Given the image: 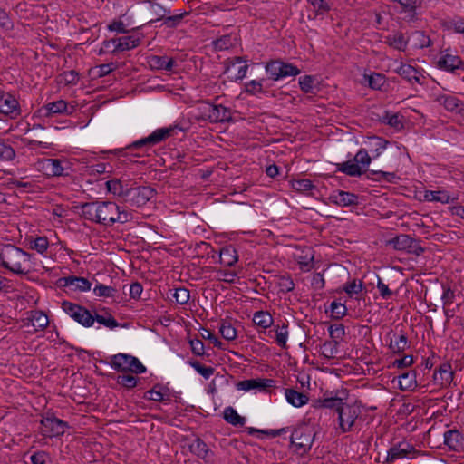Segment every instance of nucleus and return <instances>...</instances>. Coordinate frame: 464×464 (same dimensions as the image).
<instances>
[{"instance_id":"c03bdc74","label":"nucleus","mask_w":464,"mask_h":464,"mask_svg":"<svg viewBox=\"0 0 464 464\" xmlns=\"http://www.w3.org/2000/svg\"><path fill=\"white\" fill-rule=\"evenodd\" d=\"M293 189L301 193H306L313 190L315 187L308 179H293L291 181Z\"/></svg>"},{"instance_id":"4c0bfd02","label":"nucleus","mask_w":464,"mask_h":464,"mask_svg":"<svg viewBox=\"0 0 464 464\" xmlns=\"http://www.w3.org/2000/svg\"><path fill=\"white\" fill-rule=\"evenodd\" d=\"M92 318H94V321H97L100 324H102L103 326L109 329H114L120 325V324L111 315V314H110L107 311H105L102 314H95L94 315H92Z\"/></svg>"},{"instance_id":"dca6fc26","label":"nucleus","mask_w":464,"mask_h":464,"mask_svg":"<svg viewBox=\"0 0 464 464\" xmlns=\"http://www.w3.org/2000/svg\"><path fill=\"white\" fill-rule=\"evenodd\" d=\"M454 378V371L450 362L441 363L433 373V382L437 386L449 387Z\"/></svg>"},{"instance_id":"ddd939ff","label":"nucleus","mask_w":464,"mask_h":464,"mask_svg":"<svg viewBox=\"0 0 464 464\" xmlns=\"http://www.w3.org/2000/svg\"><path fill=\"white\" fill-rule=\"evenodd\" d=\"M156 194V190L150 186H140L131 188H126L125 196H127L130 201L137 206H144L150 201Z\"/></svg>"},{"instance_id":"603ef678","label":"nucleus","mask_w":464,"mask_h":464,"mask_svg":"<svg viewBox=\"0 0 464 464\" xmlns=\"http://www.w3.org/2000/svg\"><path fill=\"white\" fill-rule=\"evenodd\" d=\"M163 386L156 384L152 389L145 393L144 398L154 401H162L165 400V394L162 392Z\"/></svg>"},{"instance_id":"b1692460","label":"nucleus","mask_w":464,"mask_h":464,"mask_svg":"<svg viewBox=\"0 0 464 464\" xmlns=\"http://www.w3.org/2000/svg\"><path fill=\"white\" fill-rule=\"evenodd\" d=\"M148 63L152 70L172 71L175 61L167 56L150 55L148 57Z\"/></svg>"},{"instance_id":"6e6552de","label":"nucleus","mask_w":464,"mask_h":464,"mask_svg":"<svg viewBox=\"0 0 464 464\" xmlns=\"http://www.w3.org/2000/svg\"><path fill=\"white\" fill-rule=\"evenodd\" d=\"M203 104V116L211 123L232 121V111L229 108L221 104H213L208 102H205Z\"/></svg>"},{"instance_id":"7c9ffc66","label":"nucleus","mask_w":464,"mask_h":464,"mask_svg":"<svg viewBox=\"0 0 464 464\" xmlns=\"http://www.w3.org/2000/svg\"><path fill=\"white\" fill-rule=\"evenodd\" d=\"M252 321L256 326L261 328L262 332H265L273 325L274 319L267 311H257L253 314Z\"/></svg>"},{"instance_id":"1a4fd4ad","label":"nucleus","mask_w":464,"mask_h":464,"mask_svg":"<svg viewBox=\"0 0 464 464\" xmlns=\"http://www.w3.org/2000/svg\"><path fill=\"white\" fill-rule=\"evenodd\" d=\"M0 113L12 120L21 115L22 110L20 103L18 99L12 92L0 90Z\"/></svg>"},{"instance_id":"0eeeda50","label":"nucleus","mask_w":464,"mask_h":464,"mask_svg":"<svg viewBox=\"0 0 464 464\" xmlns=\"http://www.w3.org/2000/svg\"><path fill=\"white\" fill-rule=\"evenodd\" d=\"M63 310L74 321L84 327H91L94 324V318L89 310L85 307L70 301L62 303Z\"/></svg>"},{"instance_id":"393cba45","label":"nucleus","mask_w":464,"mask_h":464,"mask_svg":"<svg viewBox=\"0 0 464 464\" xmlns=\"http://www.w3.org/2000/svg\"><path fill=\"white\" fill-rule=\"evenodd\" d=\"M397 73L411 83L421 84V73L410 64H401L396 70Z\"/></svg>"},{"instance_id":"bb28decb","label":"nucleus","mask_w":464,"mask_h":464,"mask_svg":"<svg viewBox=\"0 0 464 464\" xmlns=\"http://www.w3.org/2000/svg\"><path fill=\"white\" fill-rule=\"evenodd\" d=\"M237 260L238 255L233 246H226L219 250V261L224 266H233Z\"/></svg>"},{"instance_id":"a211bd4d","label":"nucleus","mask_w":464,"mask_h":464,"mask_svg":"<svg viewBox=\"0 0 464 464\" xmlns=\"http://www.w3.org/2000/svg\"><path fill=\"white\" fill-rule=\"evenodd\" d=\"M75 110L73 105L69 106L64 100H59L44 105L41 111H44V116L50 117L54 114H72Z\"/></svg>"},{"instance_id":"864d4df0","label":"nucleus","mask_w":464,"mask_h":464,"mask_svg":"<svg viewBox=\"0 0 464 464\" xmlns=\"http://www.w3.org/2000/svg\"><path fill=\"white\" fill-rule=\"evenodd\" d=\"M288 430H289V428H287V427L277 429V430H258V429L250 427V428H247V432L250 435H253L256 433H260V434H265L271 438H276L283 433L287 432Z\"/></svg>"},{"instance_id":"13d9d810","label":"nucleus","mask_w":464,"mask_h":464,"mask_svg":"<svg viewBox=\"0 0 464 464\" xmlns=\"http://www.w3.org/2000/svg\"><path fill=\"white\" fill-rule=\"evenodd\" d=\"M330 311L334 319H341L346 314L347 308L344 304L334 301L330 304Z\"/></svg>"},{"instance_id":"4be33fe9","label":"nucleus","mask_w":464,"mask_h":464,"mask_svg":"<svg viewBox=\"0 0 464 464\" xmlns=\"http://www.w3.org/2000/svg\"><path fill=\"white\" fill-rule=\"evenodd\" d=\"M437 101L449 111L461 112L464 110V103L456 96L443 94L440 95Z\"/></svg>"},{"instance_id":"412c9836","label":"nucleus","mask_w":464,"mask_h":464,"mask_svg":"<svg viewBox=\"0 0 464 464\" xmlns=\"http://www.w3.org/2000/svg\"><path fill=\"white\" fill-rule=\"evenodd\" d=\"M329 199L332 203L341 207H349L358 204L357 195L343 190L334 192L330 195Z\"/></svg>"},{"instance_id":"0e129e2a","label":"nucleus","mask_w":464,"mask_h":464,"mask_svg":"<svg viewBox=\"0 0 464 464\" xmlns=\"http://www.w3.org/2000/svg\"><path fill=\"white\" fill-rule=\"evenodd\" d=\"M173 298L179 304H186L190 298L189 291L185 287H178L175 289Z\"/></svg>"},{"instance_id":"3c124183","label":"nucleus","mask_w":464,"mask_h":464,"mask_svg":"<svg viewBox=\"0 0 464 464\" xmlns=\"http://www.w3.org/2000/svg\"><path fill=\"white\" fill-rule=\"evenodd\" d=\"M314 9L316 16L324 15L331 10V5L325 0H306Z\"/></svg>"},{"instance_id":"39448f33","label":"nucleus","mask_w":464,"mask_h":464,"mask_svg":"<svg viewBox=\"0 0 464 464\" xmlns=\"http://www.w3.org/2000/svg\"><path fill=\"white\" fill-rule=\"evenodd\" d=\"M314 432L307 425H300L295 428L290 436V443L295 453L304 456L310 450L314 440Z\"/></svg>"},{"instance_id":"37998d69","label":"nucleus","mask_w":464,"mask_h":464,"mask_svg":"<svg viewBox=\"0 0 464 464\" xmlns=\"http://www.w3.org/2000/svg\"><path fill=\"white\" fill-rule=\"evenodd\" d=\"M322 354L327 359L335 358L339 353V343L326 341L321 346Z\"/></svg>"},{"instance_id":"2eb2a0df","label":"nucleus","mask_w":464,"mask_h":464,"mask_svg":"<svg viewBox=\"0 0 464 464\" xmlns=\"http://www.w3.org/2000/svg\"><path fill=\"white\" fill-rule=\"evenodd\" d=\"M236 387L238 391L243 392H249L251 390L266 391L276 387V381L266 378L247 379L238 382Z\"/></svg>"},{"instance_id":"5fc2aeb1","label":"nucleus","mask_w":464,"mask_h":464,"mask_svg":"<svg viewBox=\"0 0 464 464\" xmlns=\"http://www.w3.org/2000/svg\"><path fill=\"white\" fill-rule=\"evenodd\" d=\"M93 293L95 295L100 297H113L115 296L117 290L112 286L97 284L93 288Z\"/></svg>"},{"instance_id":"ea45409f","label":"nucleus","mask_w":464,"mask_h":464,"mask_svg":"<svg viewBox=\"0 0 464 464\" xmlns=\"http://www.w3.org/2000/svg\"><path fill=\"white\" fill-rule=\"evenodd\" d=\"M148 3L150 4L151 12L155 16V19L150 20L149 23H154L156 21L165 19L166 15L170 14L171 13L169 9H166L155 0H149Z\"/></svg>"},{"instance_id":"20e7f679","label":"nucleus","mask_w":464,"mask_h":464,"mask_svg":"<svg viewBox=\"0 0 464 464\" xmlns=\"http://www.w3.org/2000/svg\"><path fill=\"white\" fill-rule=\"evenodd\" d=\"M372 162V157L365 149H361L355 154L353 160L337 163L336 170L350 177H360L366 173L367 168Z\"/></svg>"},{"instance_id":"bf43d9fd","label":"nucleus","mask_w":464,"mask_h":464,"mask_svg":"<svg viewBox=\"0 0 464 464\" xmlns=\"http://www.w3.org/2000/svg\"><path fill=\"white\" fill-rule=\"evenodd\" d=\"M363 285L361 281L359 283L356 280H353L351 282L346 283L343 286V290L349 295L353 296V295H357L362 291Z\"/></svg>"},{"instance_id":"8fccbe9b","label":"nucleus","mask_w":464,"mask_h":464,"mask_svg":"<svg viewBox=\"0 0 464 464\" xmlns=\"http://www.w3.org/2000/svg\"><path fill=\"white\" fill-rule=\"evenodd\" d=\"M412 41L414 42V47L416 48H425L429 47L431 44V41L428 35L425 34L422 31H416L411 35Z\"/></svg>"},{"instance_id":"c9c22d12","label":"nucleus","mask_w":464,"mask_h":464,"mask_svg":"<svg viewBox=\"0 0 464 464\" xmlns=\"http://www.w3.org/2000/svg\"><path fill=\"white\" fill-rule=\"evenodd\" d=\"M367 179L381 182L396 183L399 177L394 172H386L382 170H371L367 174Z\"/></svg>"},{"instance_id":"423d86ee","label":"nucleus","mask_w":464,"mask_h":464,"mask_svg":"<svg viewBox=\"0 0 464 464\" xmlns=\"http://www.w3.org/2000/svg\"><path fill=\"white\" fill-rule=\"evenodd\" d=\"M111 366L117 372L140 374L146 372V367L140 360L127 353H118L111 357Z\"/></svg>"},{"instance_id":"69168bd1","label":"nucleus","mask_w":464,"mask_h":464,"mask_svg":"<svg viewBox=\"0 0 464 464\" xmlns=\"http://www.w3.org/2000/svg\"><path fill=\"white\" fill-rule=\"evenodd\" d=\"M49 247V242L45 237H38L33 242H31V248L34 249L40 254H44Z\"/></svg>"},{"instance_id":"774afa93","label":"nucleus","mask_w":464,"mask_h":464,"mask_svg":"<svg viewBox=\"0 0 464 464\" xmlns=\"http://www.w3.org/2000/svg\"><path fill=\"white\" fill-rule=\"evenodd\" d=\"M117 382L127 389H131L136 387L138 379L130 374H122L118 376Z\"/></svg>"},{"instance_id":"49530a36","label":"nucleus","mask_w":464,"mask_h":464,"mask_svg":"<svg viewBox=\"0 0 464 464\" xmlns=\"http://www.w3.org/2000/svg\"><path fill=\"white\" fill-rule=\"evenodd\" d=\"M318 404L321 408L334 409L338 413L341 406H343L344 402L338 397H328L318 401Z\"/></svg>"},{"instance_id":"cd10ccee","label":"nucleus","mask_w":464,"mask_h":464,"mask_svg":"<svg viewBox=\"0 0 464 464\" xmlns=\"http://www.w3.org/2000/svg\"><path fill=\"white\" fill-rule=\"evenodd\" d=\"M383 43L395 50L405 51L408 44V39L401 32H396L392 34L386 35Z\"/></svg>"},{"instance_id":"de8ad7c7","label":"nucleus","mask_w":464,"mask_h":464,"mask_svg":"<svg viewBox=\"0 0 464 464\" xmlns=\"http://www.w3.org/2000/svg\"><path fill=\"white\" fill-rule=\"evenodd\" d=\"M368 81V85L372 90H381L385 83V76L382 73L372 72L370 75H364Z\"/></svg>"},{"instance_id":"58836bf2","label":"nucleus","mask_w":464,"mask_h":464,"mask_svg":"<svg viewBox=\"0 0 464 464\" xmlns=\"http://www.w3.org/2000/svg\"><path fill=\"white\" fill-rule=\"evenodd\" d=\"M274 331L276 334V343L281 348H286V342L288 339V325L283 323L281 325L276 324L274 326Z\"/></svg>"},{"instance_id":"09e8293b","label":"nucleus","mask_w":464,"mask_h":464,"mask_svg":"<svg viewBox=\"0 0 464 464\" xmlns=\"http://www.w3.org/2000/svg\"><path fill=\"white\" fill-rule=\"evenodd\" d=\"M266 73L269 75V78L274 81L279 80V74H281V61L275 60L268 62L265 66Z\"/></svg>"},{"instance_id":"4d7b16f0","label":"nucleus","mask_w":464,"mask_h":464,"mask_svg":"<svg viewBox=\"0 0 464 464\" xmlns=\"http://www.w3.org/2000/svg\"><path fill=\"white\" fill-rule=\"evenodd\" d=\"M277 285L279 291L283 293H289L294 290L295 283L290 276H282L278 277Z\"/></svg>"},{"instance_id":"2f4dec72","label":"nucleus","mask_w":464,"mask_h":464,"mask_svg":"<svg viewBox=\"0 0 464 464\" xmlns=\"http://www.w3.org/2000/svg\"><path fill=\"white\" fill-rule=\"evenodd\" d=\"M188 449L190 452L197 457L204 460L208 459L209 449L208 446L200 438H196L193 440V441L189 444Z\"/></svg>"},{"instance_id":"9b49d317","label":"nucleus","mask_w":464,"mask_h":464,"mask_svg":"<svg viewBox=\"0 0 464 464\" xmlns=\"http://www.w3.org/2000/svg\"><path fill=\"white\" fill-rule=\"evenodd\" d=\"M361 409L355 404L344 403L338 412L339 426L343 432L352 430L356 419L361 414Z\"/></svg>"},{"instance_id":"a19ab883","label":"nucleus","mask_w":464,"mask_h":464,"mask_svg":"<svg viewBox=\"0 0 464 464\" xmlns=\"http://www.w3.org/2000/svg\"><path fill=\"white\" fill-rule=\"evenodd\" d=\"M219 333L227 341H233L237 338V330L232 325L231 322L227 320H222L220 322Z\"/></svg>"},{"instance_id":"a878e982","label":"nucleus","mask_w":464,"mask_h":464,"mask_svg":"<svg viewBox=\"0 0 464 464\" xmlns=\"http://www.w3.org/2000/svg\"><path fill=\"white\" fill-rule=\"evenodd\" d=\"M424 199L429 202H440L442 204H448L458 200V197H452L446 190H426L424 192Z\"/></svg>"},{"instance_id":"052dcab7","label":"nucleus","mask_w":464,"mask_h":464,"mask_svg":"<svg viewBox=\"0 0 464 464\" xmlns=\"http://www.w3.org/2000/svg\"><path fill=\"white\" fill-rule=\"evenodd\" d=\"M106 188L110 193L117 196L125 195L126 189H124L121 181L118 179H111L106 182Z\"/></svg>"},{"instance_id":"338daca9","label":"nucleus","mask_w":464,"mask_h":464,"mask_svg":"<svg viewBox=\"0 0 464 464\" xmlns=\"http://www.w3.org/2000/svg\"><path fill=\"white\" fill-rule=\"evenodd\" d=\"M345 330L344 326L342 324H332L329 327V334L330 337L333 339L332 342H338L343 339L344 336Z\"/></svg>"},{"instance_id":"a18cd8bd","label":"nucleus","mask_w":464,"mask_h":464,"mask_svg":"<svg viewBox=\"0 0 464 464\" xmlns=\"http://www.w3.org/2000/svg\"><path fill=\"white\" fill-rule=\"evenodd\" d=\"M264 79L261 80H251L245 84V92L251 95H257L265 93L266 91L263 86Z\"/></svg>"},{"instance_id":"c756f323","label":"nucleus","mask_w":464,"mask_h":464,"mask_svg":"<svg viewBox=\"0 0 464 464\" xmlns=\"http://www.w3.org/2000/svg\"><path fill=\"white\" fill-rule=\"evenodd\" d=\"M28 320L31 322L35 331L44 330L49 324L48 316L39 310L31 311Z\"/></svg>"},{"instance_id":"5701e85b","label":"nucleus","mask_w":464,"mask_h":464,"mask_svg":"<svg viewBox=\"0 0 464 464\" xmlns=\"http://www.w3.org/2000/svg\"><path fill=\"white\" fill-rule=\"evenodd\" d=\"M438 65L440 69L454 72L457 69H464V63L458 55L445 54L440 58Z\"/></svg>"},{"instance_id":"c85d7f7f","label":"nucleus","mask_w":464,"mask_h":464,"mask_svg":"<svg viewBox=\"0 0 464 464\" xmlns=\"http://www.w3.org/2000/svg\"><path fill=\"white\" fill-rule=\"evenodd\" d=\"M285 395L287 402L297 408L305 405L309 401L308 395L295 389H285Z\"/></svg>"},{"instance_id":"aec40b11","label":"nucleus","mask_w":464,"mask_h":464,"mask_svg":"<svg viewBox=\"0 0 464 464\" xmlns=\"http://www.w3.org/2000/svg\"><path fill=\"white\" fill-rule=\"evenodd\" d=\"M444 443L451 450L459 452L464 449V435L458 430H449L443 435Z\"/></svg>"},{"instance_id":"f8f14e48","label":"nucleus","mask_w":464,"mask_h":464,"mask_svg":"<svg viewBox=\"0 0 464 464\" xmlns=\"http://www.w3.org/2000/svg\"><path fill=\"white\" fill-rule=\"evenodd\" d=\"M43 426L42 434L45 437H59L63 435L65 428L68 426L66 422L56 418L53 414H46L41 420Z\"/></svg>"},{"instance_id":"f3484780","label":"nucleus","mask_w":464,"mask_h":464,"mask_svg":"<svg viewBox=\"0 0 464 464\" xmlns=\"http://www.w3.org/2000/svg\"><path fill=\"white\" fill-rule=\"evenodd\" d=\"M415 452L414 447L407 441H401L388 450L386 461L393 462L399 459L410 458Z\"/></svg>"},{"instance_id":"72a5a7b5","label":"nucleus","mask_w":464,"mask_h":464,"mask_svg":"<svg viewBox=\"0 0 464 464\" xmlns=\"http://www.w3.org/2000/svg\"><path fill=\"white\" fill-rule=\"evenodd\" d=\"M223 417L227 423L236 427H243L246 423V418L240 416L231 406L227 407L224 410Z\"/></svg>"},{"instance_id":"7ed1b4c3","label":"nucleus","mask_w":464,"mask_h":464,"mask_svg":"<svg viewBox=\"0 0 464 464\" xmlns=\"http://www.w3.org/2000/svg\"><path fill=\"white\" fill-rule=\"evenodd\" d=\"M0 265L14 274L27 275L32 268L31 256L14 245H2L0 246Z\"/></svg>"},{"instance_id":"473e14b6","label":"nucleus","mask_w":464,"mask_h":464,"mask_svg":"<svg viewBox=\"0 0 464 464\" xmlns=\"http://www.w3.org/2000/svg\"><path fill=\"white\" fill-rule=\"evenodd\" d=\"M417 387L415 372L410 371L399 376V388L401 391H412Z\"/></svg>"},{"instance_id":"79ce46f5","label":"nucleus","mask_w":464,"mask_h":464,"mask_svg":"<svg viewBox=\"0 0 464 464\" xmlns=\"http://www.w3.org/2000/svg\"><path fill=\"white\" fill-rule=\"evenodd\" d=\"M388 143L389 142L382 138H380V137L372 138L370 140V144H371L370 150L372 154V158L375 159V158L379 157L382 153V151L386 149Z\"/></svg>"},{"instance_id":"f257e3e1","label":"nucleus","mask_w":464,"mask_h":464,"mask_svg":"<svg viewBox=\"0 0 464 464\" xmlns=\"http://www.w3.org/2000/svg\"><path fill=\"white\" fill-rule=\"evenodd\" d=\"M80 216L95 224L111 227L115 223H127L131 215L112 201L95 200L77 207Z\"/></svg>"},{"instance_id":"9d476101","label":"nucleus","mask_w":464,"mask_h":464,"mask_svg":"<svg viewBox=\"0 0 464 464\" xmlns=\"http://www.w3.org/2000/svg\"><path fill=\"white\" fill-rule=\"evenodd\" d=\"M140 43L141 36L132 34L106 40L102 43V45L106 49H110V45H113V49H111V52L116 53L134 49L139 46Z\"/></svg>"},{"instance_id":"e433bc0d","label":"nucleus","mask_w":464,"mask_h":464,"mask_svg":"<svg viewBox=\"0 0 464 464\" xmlns=\"http://www.w3.org/2000/svg\"><path fill=\"white\" fill-rule=\"evenodd\" d=\"M389 347L391 351L394 353H401L404 352L409 347L408 338L406 334H401L398 336H395V339H391Z\"/></svg>"},{"instance_id":"4468645a","label":"nucleus","mask_w":464,"mask_h":464,"mask_svg":"<svg viewBox=\"0 0 464 464\" xmlns=\"http://www.w3.org/2000/svg\"><path fill=\"white\" fill-rule=\"evenodd\" d=\"M42 167L49 176H67L71 171V163L65 159H45Z\"/></svg>"},{"instance_id":"f03ea898","label":"nucleus","mask_w":464,"mask_h":464,"mask_svg":"<svg viewBox=\"0 0 464 464\" xmlns=\"http://www.w3.org/2000/svg\"><path fill=\"white\" fill-rule=\"evenodd\" d=\"M178 126H169L156 129L149 136L133 141L124 149L115 150V153L121 157L141 158L148 156L150 148L165 141L168 138L174 135Z\"/></svg>"},{"instance_id":"e2e57ef3","label":"nucleus","mask_w":464,"mask_h":464,"mask_svg":"<svg viewBox=\"0 0 464 464\" xmlns=\"http://www.w3.org/2000/svg\"><path fill=\"white\" fill-rule=\"evenodd\" d=\"M282 72L279 74V79L285 78L288 76H296L300 73V70L293 65L292 63H284L281 61Z\"/></svg>"},{"instance_id":"f704fd0d","label":"nucleus","mask_w":464,"mask_h":464,"mask_svg":"<svg viewBox=\"0 0 464 464\" xmlns=\"http://www.w3.org/2000/svg\"><path fill=\"white\" fill-rule=\"evenodd\" d=\"M409 244H412V237L406 234L396 236L386 242V245L392 246L398 251H406L409 247Z\"/></svg>"},{"instance_id":"680f3d73","label":"nucleus","mask_w":464,"mask_h":464,"mask_svg":"<svg viewBox=\"0 0 464 464\" xmlns=\"http://www.w3.org/2000/svg\"><path fill=\"white\" fill-rule=\"evenodd\" d=\"M314 77L312 75H304L299 78L300 89L305 93H314Z\"/></svg>"},{"instance_id":"6e6d98bb","label":"nucleus","mask_w":464,"mask_h":464,"mask_svg":"<svg viewBox=\"0 0 464 464\" xmlns=\"http://www.w3.org/2000/svg\"><path fill=\"white\" fill-rule=\"evenodd\" d=\"M15 157V151L13 147L0 139V159L3 160H12Z\"/></svg>"},{"instance_id":"6ab92c4d","label":"nucleus","mask_w":464,"mask_h":464,"mask_svg":"<svg viewBox=\"0 0 464 464\" xmlns=\"http://www.w3.org/2000/svg\"><path fill=\"white\" fill-rule=\"evenodd\" d=\"M58 282L63 287H71L72 290L82 292L89 291L92 286V283L87 278L75 276L62 277Z\"/></svg>"}]
</instances>
